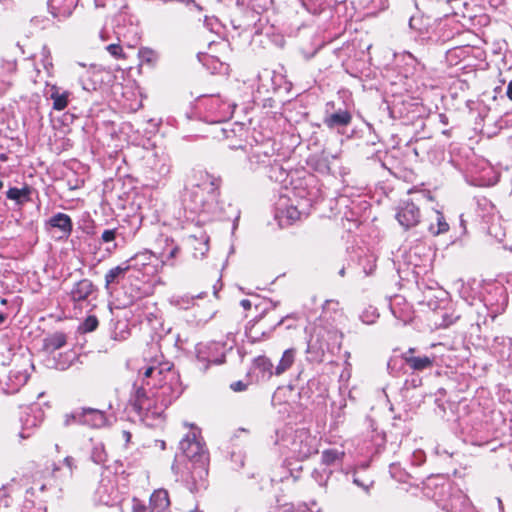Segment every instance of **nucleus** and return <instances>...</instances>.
<instances>
[{
    "label": "nucleus",
    "mask_w": 512,
    "mask_h": 512,
    "mask_svg": "<svg viewBox=\"0 0 512 512\" xmlns=\"http://www.w3.org/2000/svg\"><path fill=\"white\" fill-rule=\"evenodd\" d=\"M180 252V247L174 242L173 239H165V247L160 253L159 262L160 269L163 265L167 264L170 260L175 259Z\"/></svg>",
    "instance_id": "nucleus-29"
},
{
    "label": "nucleus",
    "mask_w": 512,
    "mask_h": 512,
    "mask_svg": "<svg viewBox=\"0 0 512 512\" xmlns=\"http://www.w3.org/2000/svg\"><path fill=\"white\" fill-rule=\"evenodd\" d=\"M459 319V315L457 316H453V315H447V314H444L443 315V322H442V325L444 327H448L450 325H452L456 320Z\"/></svg>",
    "instance_id": "nucleus-53"
},
{
    "label": "nucleus",
    "mask_w": 512,
    "mask_h": 512,
    "mask_svg": "<svg viewBox=\"0 0 512 512\" xmlns=\"http://www.w3.org/2000/svg\"><path fill=\"white\" fill-rule=\"evenodd\" d=\"M274 443L286 448L298 460H304L318 452L319 440L306 429L276 430Z\"/></svg>",
    "instance_id": "nucleus-2"
},
{
    "label": "nucleus",
    "mask_w": 512,
    "mask_h": 512,
    "mask_svg": "<svg viewBox=\"0 0 512 512\" xmlns=\"http://www.w3.org/2000/svg\"><path fill=\"white\" fill-rule=\"evenodd\" d=\"M277 216L280 219H286L288 224H292L300 218L301 212L294 205H286L285 198H281L277 207Z\"/></svg>",
    "instance_id": "nucleus-26"
},
{
    "label": "nucleus",
    "mask_w": 512,
    "mask_h": 512,
    "mask_svg": "<svg viewBox=\"0 0 512 512\" xmlns=\"http://www.w3.org/2000/svg\"><path fill=\"white\" fill-rule=\"evenodd\" d=\"M6 320V315L0 312V325H2Z\"/></svg>",
    "instance_id": "nucleus-63"
},
{
    "label": "nucleus",
    "mask_w": 512,
    "mask_h": 512,
    "mask_svg": "<svg viewBox=\"0 0 512 512\" xmlns=\"http://www.w3.org/2000/svg\"><path fill=\"white\" fill-rule=\"evenodd\" d=\"M191 430L179 442V449L182 454L191 462L209 463V453L201 437L198 428L191 425Z\"/></svg>",
    "instance_id": "nucleus-5"
},
{
    "label": "nucleus",
    "mask_w": 512,
    "mask_h": 512,
    "mask_svg": "<svg viewBox=\"0 0 512 512\" xmlns=\"http://www.w3.org/2000/svg\"><path fill=\"white\" fill-rule=\"evenodd\" d=\"M322 332V328L315 327L313 334L307 341L306 352L313 355L315 358L322 356L325 351V339Z\"/></svg>",
    "instance_id": "nucleus-21"
},
{
    "label": "nucleus",
    "mask_w": 512,
    "mask_h": 512,
    "mask_svg": "<svg viewBox=\"0 0 512 512\" xmlns=\"http://www.w3.org/2000/svg\"><path fill=\"white\" fill-rule=\"evenodd\" d=\"M31 192L32 188L28 185H24L22 188L10 187L6 192V197L22 206L31 201Z\"/></svg>",
    "instance_id": "nucleus-25"
},
{
    "label": "nucleus",
    "mask_w": 512,
    "mask_h": 512,
    "mask_svg": "<svg viewBox=\"0 0 512 512\" xmlns=\"http://www.w3.org/2000/svg\"><path fill=\"white\" fill-rule=\"evenodd\" d=\"M362 323L366 325L374 324L379 318V313L377 309L373 306H369L365 308L359 316Z\"/></svg>",
    "instance_id": "nucleus-40"
},
{
    "label": "nucleus",
    "mask_w": 512,
    "mask_h": 512,
    "mask_svg": "<svg viewBox=\"0 0 512 512\" xmlns=\"http://www.w3.org/2000/svg\"><path fill=\"white\" fill-rule=\"evenodd\" d=\"M416 348H409L402 354V359L407 367L415 372L431 369L435 362V356L416 354Z\"/></svg>",
    "instance_id": "nucleus-14"
},
{
    "label": "nucleus",
    "mask_w": 512,
    "mask_h": 512,
    "mask_svg": "<svg viewBox=\"0 0 512 512\" xmlns=\"http://www.w3.org/2000/svg\"><path fill=\"white\" fill-rule=\"evenodd\" d=\"M332 475V470L327 467H322L320 469H314L312 472L313 479L320 485L326 486L328 480Z\"/></svg>",
    "instance_id": "nucleus-39"
},
{
    "label": "nucleus",
    "mask_w": 512,
    "mask_h": 512,
    "mask_svg": "<svg viewBox=\"0 0 512 512\" xmlns=\"http://www.w3.org/2000/svg\"><path fill=\"white\" fill-rule=\"evenodd\" d=\"M429 20L428 17L413 15L409 19V26L420 33H425L428 32Z\"/></svg>",
    "instance_id": "nucleus-38"
},
{
    "label": "nucleus",
    "mask_w": 512,
    "mask_h": 512,
    "mask_svg": "<svg viewBox=\"0 0 512 512\" xmlns=\"http://www.w3.org/2000/svg\"><path fill=\"white\" fill-rule=\"evenodd\" d=\"M481 170L479 171V175L477 179L479 180V185H493L497 182L496 177H490V174L493 173L491 166L484 160L480 161Z\"/></svg>",
    "instance_id": "nucleus-35"
},
{
    "label": "nucleus",
    "mask_w": 512,
    "mask_h": 512,
    "mask_svg": "<svg viewBox=\"0 0 512 512\" xmlns=\"http://www.w3.org/2000/svg\"><path fill=\"white\" fill-rule=\"evenodd\" d=\"M106 453L102 444L94 446L91 459L96 464H103L106 462Z\"/></svg>",
    "instance_id": "nucleus-44"
},
{
    "label": "nucleus",
    "mask_w": 512,
    "mask_h": 512,
    "mask_svg": "<svg viewBox=\"0 0 512 512\" xmlns=\"http://www.w3.org/2000/svg\"><path fill=\"white\" fill-rule=\"evenodd\" d=\"M94 499L97 503L106 506H113L120 501L116 477L110 472L101 475L94 492Z\"/></svg>",
    "instance_id": "nucleus-7"
},
{
    "label": "nucleus",
    "mask_w": 512,
    "mask_h": 512,
    "mask_svg": "<svg viewBox=\"0 0 512 512\" xmlns=\"http://www.w3.org/2000/svg\"><path fill=\"white\" fill-rule=\"evenodd\" d=\"M130 336L129 324L126 320H118L113 324L111 337L117 341H123Z\"/></svg>",
    "instance_id": "nucleus-32"
},
{
    "label": "nucleus",
    "mask_w": 512,
    "mask_h": 512,
    "mask_svg": "<svg viewBox=\"0 0 512 512\" xmlns=\"http://www.w3.org/2000/svg\"><path fill=\"white\" fill-rule=\"evenodd\" d=\"M191 245L193 247V256L195 258H203L209 250V238L206 235H202L201 238L191 237Z\"/></svg>",
    "instance_id": "nucleus-33"
},
{
    "label": "nucleus",
    "mask_w": 512,
    "mask_h": 512,
    "mask_svg": "<svg viewBox=\"0 0 512 512\" xmlns=\"http://www.w3.org/2000/svg\"><path fill=\"white\" fill-rule=\"evenodd\" d=\"M140 54H141L142 58H144L145 55H152V51L148 50V49L147 50H142V51H140Z\"/></svg>",
    "instance_id": "nucleus-62"
},
{
    "label": "nucleus",
    "mask_w": 512,
    "mask_h": 512,
    "mask_svg": "<svg viewBox=\"0 0 512 512\" xmlns=\"http://www.w3.org/2000/svg\"><path fill=\"white\" fill-rule=\"evenodd\" d=\"M352 122V114L347 109L339 108L332 113L326 111L323 124L330 130L342 132Z\"/></svg>",
    "instance_id": "nucleus-17"
},
{
    "label": "nucleus",
    "mask_w": 512,
    "mask_h": 512,
    "mask_svg": "<svg viewBox=\"0 0 512 512\" xmlns=\"http://www.w3.org/2000/svg\"><path fill=\"white\" fill-rule=\"evenodd\" d=\"M240 305L245 309V310H249L251 308V302L250 300L248 299H242L240 301Z\"/></svg>",
    "instance_id": "nucleus-57"
},
{
    "label": "nucleus",
    "mask_w": 512,
    "mask_h": 512,
    "mask_svg": "<svg viewBox=\"0 0 512 512\" xmlns=\"http://www.w3.org/2000/svg\"><path fill=\"white\" fill-rule=\"evenodd\" d=\"M208 464H191L189 477L186 479V486L192 493H197L208 486Z\"/></svg>",
    "instance_id": "nucleus-13"
},
{
    "label": "nucleus",
    "mask_w": 512,
    "mask_h": 512,
    "mask_svg": "<svg viewBox=\"0 0 512 512\" xmlns=\"http://www.w3.org/2000/svg\"><path fill=\"white\" fill-rule=\"evenodd\" d=\"M78 0H48V9L59 21L70 17L77 6Z\"/></svg>",
    "instance_id": "nucleus-19"
},
{
    "label": "nucleus",
    "mask_w": 512,
    "mask_h": 512,
    "mask_svg": "<svg viewBox=\"0 0 512 512\" xmlns=\"http://www.w3.org/2000/svg\"><path fill=\"white\" fill-rule=\"evenodd\" d=\"M371 5L377 8V11H383L388 7V0H371Z\"/></svg>",
    "instance_id": "nucleus-51"
},
{
    "label": "nucleus",
    "mask_w": 512,
    "mask_h": 512,
    "mask_svg": "<svg viewBox=\"0 0 512 512\" xmlns=\"http://www.w3.org/2000/svg\"><path fill=\"white\" fill-rule=\"evenodd\" d=\"M45 229L49 232L57 230L59 240H67L73 231V222L68 214L57 212L45 221Z\"/></svg>",
    "instance_id": "nucleus-12"
},
{
    "label": "nucleus",
    "mask_w": 512,
    "mask_h": 512,
    "mask_svg": "<svg viewBox=\"0 0 512 512\" xmlns=\"http://www.w3.org/2000/svg\"><path fill=\"white\" fill-rule=\"evenodd\" d=\"M182 392L179 375L172 370V364L163 362L145 369L142 384L135 385L129 402L142 421L158 419Z\"/></svg>",
    "instance_id": "nucleus-1"
},
{
    "label": "nucleus",
    "mask_w": 512,
    "mask_h": 512,
    "mask_svg": "<svg viewBox=\"0 0 512 512\" xmlns=\"http://www.w3.org/2000/svg\"><path fill=\"white\" fill-rule=\"evenodd\" d=\"M129 271V265H126L125 261L120 265L111 268L105 274V289L111 293V287L114 284H118L121 279L124 278L125 274Z\"/></svg>",
    "instance_id": "nucleus-23"
},
{
    "label": "nucleus",
    "mask_w": 512,
    "mask_h": 512,
    "mask_svg": "<svg viewBox=\"0 0 512 512\" xmlns=\"http://www.w3.org/2000/svg\"><path fill=\"white\" fill-rule=\"evenodd\" d=\"M132 512H148L147 506L141 500L133 498L131 502Z\"/></svg>",
    "instance_id": "nucleus-49"
},
{
    "label": "nucleus",
    "mask_w": 512,
    "mask_h": 512,
    "mask_svg": "<svg viewBox=\"0 0 512 512\" xmlns=\"http://www.w3.org/2000/svg\"><path fill=\"white\" fill-rule=\"evenodd\" d=\"M63 464L67 467L70 474H72L73 469L76 467L74 463V459L72 457H65L63 460Z\"/></svg>",
    "instance_id": "nucleus-55"
},
{
    "label": "nucleus",
    "mask_w": 512,
    "mask_h": 512,
    "mask_svg": "<svg viewBox=\"0 0 512 512\" xmlns=\"http://www.w3.org/2000/svg\"><path fill=\"white\" fill-rule=\"evenodd\" d=\"M107 52L115 59H125L126 54L119 43H111L106 46Z\"/></svg>",
    "instance_id": "nucleus-45"
},
{
    "label": "nucleus",
    "mask_w": 512,
    "mask_h": 512,
    "mask_svg": "<svg viewBox=\"0 0 512 512\" xmlns=\"http://www.w3.org/2000/svg\"><path fill=\"white\" fill-rule=\"evenodd\" d=\"M96 288L93 282L89 279H81L77 281L69 292L70 299L75 303L87 301L89 297L95 292Z\"/></svg>",
    "instance_id": "nucleus-20"
},
{
    "label": "nucleus",
    "mask_w": 512,
    "mask_h": 512,
    "mask_svg": "<svg viewBox=\"0 0 512 512\" xmlns=\"http://www.w3.org/2000/svg\"><path fill=\"white\" fill-rule=\"evenodd\" d=\"M67 337L63 332H55L43 341V347L48 352H54L65 346Z\"/></svg>",
    "instance_id": "nucleus-31"
},
{
    "label": "nucleus",
    "mask_w": 512,
    "mask_h": 512,
    "mask_svg": "<svg viewBox=\"0 0 512 512\" xmlns=\"http://www.w3.org/2000/svg\"><path fill=\"white\" fill-rule=\"evenodd\" d=\"M195 298H202V294H199L195 297L194 296H192V297L182 296V297L173 298L171 302L177 308L186 310L194 304Z\"/></svg>",
    "instance_id": "nucleus-42"
},
{
    "label": "nucleus",
    "mask_w": 512,
    "mask_h": 512,
    "mask_svg": "<svg viewBox=\"0 0 512 512\" xmlns=\"http://www.w3.org/2000/svg\"><path fill=\"white\" fill-rule=\"evenodd\" d=\"M506 94H507V97L510 100H512V80L508 83Z\"/></svg>",
    "instance_id": "nucleus-58"
},
{
    "label": "nucleus",
    "mask_w": 512,
    "mask_h": 512,
    "mask_svg": "<svg viewBox=\"0 0 512 512\" xmlns=\"http://www.w3.org/2000/svg\"><path fill=\"white\" fill-rule=\"evenodd\" d=\"M139 298H141V292L139 289H132L129 295H127L123 300H119V302L123 307H127L132 305Z\"/></svg>",
    "instance_id": "nucleus-46"
},
{
    "label": "nucleus",
    "mask_w": 512,
    "mask_h": 512,
    "mask_svg": "<svg viewBox=\"0 0 512 512\" xmlns=\"http://www.w3.org/2000/svg\"><path fill=\"white\" fill-rule=\"evenodd\" d=\"M345 452L338 449H326L322 452L321 460L324 467L338 466L343 462Z\"/></svg>",
    "instance_id": "nucleus-30"
},
{
    "label": "nucleus",
    "mask_w": 512,
    "mask_h": 512,
    "mask_svg": "<svg viewBox=\"0 0 512 512\" xmlns=\"http://www.w3.org/2000/svg\"><path fill=\"white\" fill-rule=\"evenodd\" d=\"M460 226L462 228V233H466V221L463 219V215L460 216Z\"/></svg>",
    "instance_id": "nucleus-59"
},
{
    "label": "nucleus",
    "mask_w": 512,
    "mask_h": 512,
    "mask_svg": "<svg viewBox=\"0 0 512 512\" xmlns=\"http://www.w3.org/2000/svg\"><path fill=\"white\" fill-rule=\"evenodd\" d=\"M458 500L463 505V511L461 510L459 512H470V510H472L471 503L466 496H459Z\"/></svg>",
    "instance_id": "nucleus-52"
},
{
    "label": "nucleus",
    "mask_w": 512,
    "mask_h": 512,
    "mask_svg": "<svg viewBox=\"0 0 512 512\" xmlns=\"http://www.w3.org/2000/svg\"><path fill=\"white\" fill-rule=\"evenodd\" d=\"M248 168L251 171H256L260 168L271 167V170L278 169L281 176H285V171L281 165L277 163L275 156V149L270 141L255 143L250 145L246 150Z\"/></svg>",
    "instance_id": "nucleus-4"
},
{
    "label": "nucleus",
    "mask_w": 512,
    "mask_h": 512,
    "mask_svg": "<svg viewBox=\"0 0 512 512\" xmlns=\"http://www.w3.org/2000/svg\"><path fill=\"white\" fill-rule=\"evenodd\" d=\"M123 436L125 437L126 441L130 440L131 434L128 431H123Z\"/></svg>",
    "instance_id": "nucleus-64"
},
{
    "label": "nucleus",
    "mask_w": 512,
    "mask_h": 512,
    "mask_svg": "<svg viewBox=\"0 0 512 512\" xmlns=\"http://www.w3.org/2000/svg\"><path fill=\"white\" fill-rule=\"evenodd\" d=\"M428 0H415V6L416 8L420 11L421 8H420V5H424L425 2H427Z\"/></svg>",
    "instance_id": "nucleus-60"
},
{
    "label": "nucleus",
    "mask_w": 512,
    "mask_h": 512,
    "mask_svg": "<svg viewBox=\"0 0 512 512\" xmlns=\"http://www.w3.org/2000/svg\"><path fill=\"white\" fill-rule=\"evenodd\" d=\"M396 219L405 229L415 227L419 224L421 219V213L418 205H416L412 200H402L398 206Z\"/></svg>",
    "instance_id": "nucleus-10"
},
{
    "label": "nucleus",
    "mask_w": 512,
    "mask_h": 512,
    "mask_svg": "<svg viewBox=\"0 0 512 512\" xmlns=\"http://www.w3.org/2000/svg\"><path fill=\"white\" fill-rule=\"evenodd\" d=\"M236 6L241 11L243 9H248V8H250L251 10H255V5L252 2V0H249V1H247V0H236Z\"/></svg>",
    "instance_id": "nucleus-50"
},
{
    "label": "nucleus",
    "mask_w": 512,
    "mask_h": 512,
    "mask_svg": "<svg viewBox=\"0 0 512 512\" xmlns=\"http://www.w3.org/2000/svg\"><path fill=\"white\" fill-rule=\"evenodd\" d=\"M197 182L187 191L186 197L195 212L209 211L217 203L221 179L207 172H198Z\"/></svg>",
    "instance_id": "nucleus-3"
},
{
    "label": "nucleus",
    "mask_w": 512,
    "mask_h": 512,
    "mask_svg": "<svg viewBox=\"0 0 512 512\" xmlns=\"http://www.w3.org/2000/svg\"><path fill=\"white\" fill-rule=\"evenodd\" d=\"M70 92L61 91V89L55 85L51 86L49 90V98L53 101V109L56 111H62L68 106Z\"/></svg>",
    "instance_id": "nucleus-27"
},
{
    "label": "nucleus",
    "mask_w": 512,
    "mask_h": 512,
    "mask_svg": "<svg viewBox=\"0 0 512 512\" xmlns=\"http://www.w3.org/2000/svg\"><path fill=\"white\" fill-rule=\"evenodd\" d=\"M511 345L512 339L506 338L504 336H496L493 339L492 348L496 350L498 347L505 348L506 346H508V349H510Z\"/></svg>",
    "instance_id": "nucleus-48"
},
{
    "label": "nucleus",
    "mask_w": 512,
    "mask_h": 512,
    "mask_svg": "<svg viewBox=\"0 0 512 512\" xmlns=\"http://www.w3.org/2000/svg\"><path fill=\"white\" fill-rule=\"evenodd\" d=\"M291 318V316H286V317H283L277 324L276 326H280L282 324H284L285 322H287L289 319Z\"/></svg>",
    "instance_id": "nucleus-61"
},
{
    "label": "nucleus",
    "mask_w": 512,
    "mask_h": 512,
    "mask_svg": "<svg viewBox=\"0 0 512 512\" xmlns=\"http://www.w3.org/2000/svg\"><path fill=\"white\" fill-rule=\"evenodd\" d=\"M310 163L313 165L316 171L322 174L329 173L330 171L329 162L326 157H313L310 160Z\"/></svg>",
    "instance_id": "nucleus-43"
},
{
    "label": "nucleus",
    "mask_w": 512,
    "mask_h": 512,
    "mask_svg": "<svg viewBox=\"0 0 512 512\" xmlns=\"http://www.w3.org/2000/svg\"><path fill=\"white\" fill-rule=\"evenodd\" d=\"M46 488L47 484L45 482L35 481L30 488L26 489L20 512H46V507L42 501L34 499L36 492H43Z\"/></svg>",
    "instance_id": "nucleus-15"
},
{
    "label": "nucleus",
    "mask_w": 512,
    "mask_h": 512,
    "mask_svg": "<svg viewBox=\"0 0 512 512\" xmlns=\"http://www.w3.org/2000/svg\"><path fill=\"white\" fill-rule=\"evenodd\" d=\"M483 302L492 317L503 313L508 305L506 288L499 283L489 285L483 296Z\"/></svg>",
    "instance_id": "nucleus-8"
},
{
    "label": "nucleus",
    "mask_w": 512,
    "mask_h": 512,
    "mask_svg": "<svg viewBox=\"0 0 512 512\" xmlns=\"http://www.w3.org/2000/svg\"><path fill=\"white\" fill-rule=\"evenodd\" d=\"M96 7H106L113 0H94Z\"/></svg>",
    "instance_id": "nucleus-56"
},
{
    "label": "nucleus",
    "mask_w": 512,
    "mask_h": 512,
    "mask_svg": "<svg viewBox=\"0 0 512 512\" xmlns=\"http://www.w3.org/2000/svg\"><path fill=\"white\" fill-rule=\"evenodd\" d=\"M43 419V413L40 409L28 408L27 411L21 416L22 429L19 436L22 439L29 438L32 433V429L39 426Z\"/></svg>",
    "instance_id": "nucleus-18"
},
{
    "label": "nucleus",
    "mask_w": 512,
    "mask_h": 512,
    "mask_svg": "<svg viewBox=\"0 0 512 512\" xmlns=\"http://www.w3.org/2000/svg\"><path fill=\"white\" fill-rule=\"evenodd\" d=\"M230 388L235 392H240L246 390L247 384L242 381H236L230 385Z\"/></svg>",
    "instance_id": "nucleus-54"
},
{
    "label": "nucleus",
    "mask_w": 512,
    "mask_h": 512,
    "mask_svg": "<svg viewBox=\"0 0 512 512\" xmlns=\"http://www.w3.org/2000/svg\"><path fill=\"white\" fill-rule=\"evenodd\" d=\"M352 481L355 485L363 489L364 491H368L369 487L372 484V481H369L368 479H363L358 475V473L354 472L352 475Z\"/></svg>",
    "instance_id": "nucleus-47"
},
{
    "label": "nucleus",
    "mask_w": 512,
    "mask_h": 512,
    "mask_svg": "<svg viewBox=\"0 0 512 512\" xmlns=\"http://www.w3.org/2000/svg\"><path fill=\"white\" fill-rule=\"evenodd\" d=\"M449 224L446 221L445 216L440 211H435L434 216L431 219L428 230L431 235L438 236L440 234H444L449 230Z\"/></svg>",
    "instance_id": "nucleus-28"
},
{
    "label": "nucleus",
    "mask_w": 512,
    "mask_h": 512,
    "mask_svg": "<svg viewBox=\"0 0 512 512\" xmlns=\"http://www.w3.org/2000/svg\"><path fill=\"white\" fill-rule=\"evenodd\" d=\"M213 103L217 104L219 109V117L217 119L218 122L224 121L232 117L234 113V109L236 108L235 103L224 102L220 99H214Z\"/></svg>",
    "instance_id": "nucleus-36"
},
{
    "label": "nucleus",
    "mask_w": 512,
    "mask_h": 512,
    "mask_svg": "<svg viewBox=\"0 0 512 512\" xmlns=\"http://www.w3.org/2000/svg\"><path fill=\"white\" fill-rule=\"evenodd\" d=\"M118 235V229H106L102 232L100 236V244H111L106 247V251L111 253L117 248V244L115 243L116 237Z\"/></svg>",
    "instance_id": "nucleus-37"
},
{
    "label": "nucleus",
    "mask_w": 512,
    "mask_h": 512,
    "mask_svg": "<svg viewBox=\"0 0 512 512\" xmlns=\"http://www.w3.org/2000/svg\"><path fill=\"white\" fill-rule=\"evenodd\" d=\"M125 263L129 265V270L140 271L146 276H153L160 270L159 258L148 250L135 254L127 259Z\"/></svg>",
    "instance_id": "nucleus-9"
},
{
    "label": "nucleus",
    "mask_w": 512,
    "mask_h": 512,
    "mask_svg": "<svg viewBox=\"0 0 512 512\" xmlns=\"http://www.w3.org/2000/svg\"><path fill=\"white\" fill-rule=\"evenodd\" d=\"M73 424H79L93 429H100L108 425V417L104 410L91 407H81L74 409L71 413L64 416L65 426Z\"/></svg>",
    "instance_id": "nucleus-6"
},
{
    "label": "nucleus",
    "mask_w": 512,
    "mask_h": 512,
    "mask_svg": "<svg viewBox=\"0 0 512 512\" xmlns=\"http://www.w3.org/2000/svg\"><path fill=\"white\" fill-rule=\"evenodd\" d=\"M295 350L294 349H287L284 351L278 365L276 366L275 368V375L279 376L281 374H283L286 370H288L293 362H294V359H295Z\"/></svg>",
    "instance_id": "nucleus-34"
},
{
    "label": "nucleus",
    "mask_w": 512,
    "mask_h": 512,
    "mask_svg": "<svg viewBox=\"0 0 512 512\" xmlns=\"http://www.w3.org/2000/svg\"><path fill=\"white\" fill-rule=\"evenodd\" d=\"M149 512H171L167 490H155L150 497Z\"/></svg>",
    "instance_id": "nucleus-22"
},
{
    "label": "nucleus",
    "mask_w": 512,
    "mask_h": 512,
    "mask_svg": "<svg viewBox=\"0 0 512 512\" xmlns=\"http://www.w3.org/2000/svg\"><path fill=\"white\" fill-rule=\"evenodd\" d=\"M222 348L218 342L200 343L196 346L197 360L204 364V369H207L211 363L221 364L224 359Z\"/></svg>",
    "instance_id": "nucleus-11"
},
{
    "label": "nucleus",
    "mask_w": 512,
    "mask_h": 512,
    "mask_svg": "<svg viewBox=\"0 0 512 512\" xmlns=\"http://www.w3.org/2000/svg\"><path fill=\"white\" fill-rule=\"evenodd\" d=\"M146 163L153 174V179H156V177L162 179L170 173L171 159L169 155L163 151H155L152 153V155L147 158Z\"/></svg>",
    "instance_id": "nucleus-16"
},
{
    "label": "nucleus",
    "mask_w": 512,
    "mask_h": 512,
    "mask_svg": "<svg viewBox=\"0 0 512 512\" xmlns=\"http://www.w3.org/2000/svg\"><path fill=\"white\" fill-rule=\"evenodd\" d=\"M254 372L260 380H269L274 373L273 364L265 356H259L254 360Z\"/></svg>",
    "instance_id": "nucleus-24"
},
{
    "label": "nucleus",
    "mask_w": 512,
    "mask_h": 512,
    "mask_svg": "<svg viewBox=\"0 0 512 512\" xmlns=\"http://www.w3.org/2000/svg\"><path fill=\"white\" fill-rule=\"evenodd\" d=\"M99 321L96 316L90 315L83 322L80 323L78 331L81 333L93 332L97 329Z\"/></svg>",
    "instance_id": "nucleus-41"
}]
</instances>
